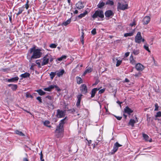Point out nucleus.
Here are the masks:
<instances>
[{
	"instance_id": "obj_1",
	"label": "nucleus",
	"mask_w": 161,
	"mask_h": 161,
	"mask_svg": "<svg viewBox=\"0 0 161 161\" xmlns=\"http://www.w3.org/2000/svg\"><path fill=\"white\" fill-rule=\"evenodd\" d=\"M42 48H36V46H34L28 50L27 58L30 62L33 59H36L40 58L42 55L41 52Z\"/></svg>"
},
{
	"instance_id": "obj_2",
	"label": "nucleus",
	"mask_w": 161,
	"mask_h": 161,
	"mask_svg": "<svg viewBox=\"0 0 161 161\" xmlns=\"http://www.w3.org/2000/svg\"><path fill=\"white\" fill-rule=\"evenodd\" d=\"M66 117L62 119L60 121L58 126H57L55 130V133L58 137H61L63 136L64 131L63 125L64 124V120Z\"/></svg>"
},
{
	"instance_id": "obj_3",
	"label": "nucleus",
	"mask_w": 161,
	"mask_h": 161,
	"mask_svg": "<svg viewBox=\"0 0 161 161\" xmlns=\"http://www.w3.org/2000/svg\"><path fill=\"white\" fill-rule=\"evenodd\" d=\"M42 61L41 63V65L44 66L52 62L53 60L52 56L49 53H47L42 58Z\"/></svg>"
},
{
	"instance_id": "obj_4",
	"label": "nucleus",
	"mask_w": 161,
	"mask_h": 161,
	"mask_svg": "<svg viewBox=\"0 0 161 161\" xmlns=\"http://www.w3.org/2000/svg\"><path fill=\"white\" fill-rule=\"evenodd\" d=\"M92 17L94 19L98 17L102 19V20H103V19L104 18L103 12L102 10H97L95 11Z\"/></svg>"
},
{
	"instance_id": "obj_5",
	"label": "nucleus",
	"mask_w": 161,
	"mask_h": 161,
	"mask_svg": "<svg viewBox=\"0 0 161 161\" xmlns=\"http://www.w3.org/2000/svg\"><path fill=\"white\" fill-rule=\"evenodd\" d=\"M122 146V145L119 144L118 142H115L113 146V149L111 151V154H114L118 150L119 147Z\"/></svg>"
},
{
	"instance_id": "obj_6",
	"label": "nucleus",
	"mask_w": 161,
	"mask_h": 161,
	"mask_svg": "<svg viewBox=\"0 0 161 161\" xmlns=\"http://www.w3.org/2000/svg\"><path fill=\"white\" fill-rule=\"evenodd\" d=\"M65 115V111L58 109L57 110L56 116L58 118H62L64 117Z\"/></svg>"
},
{
	"instance_id": "obj_7",
	"label": "nucleus",
	"mask_w": 161,
	"mask_h": 161,
	"mask_svg": "<svg viewBox=\"0 0 161 161\" xmlns=\"http://www.w3.org/2000/svg\"><path fill=\"white\" fill-rule=\"evenodd\" d=\"M142 39V36L140 32H138L135 37V42L138 43L141 42Z\"/></svg>"
},
{
	"instance_id": "obj_8",
	"label": "nucleus",
	"mask_w": 161,
	"mask_h": 161,
	"mask_svg": "<svg viewBox=\"0 0 161 161\" xmlns=\"http://www.w3.org/2000/svg\"><path fill=\"white\" fill-rule=\"evenodd\" d=\"M128 5L127 4H123L119 2L117 6V9L121 10H125L128 8Z\"/></svg>"
},
{
	"instance_id": "obj_9",
	"label": "nucleus",
	"mask_w": 161,
	"mask_h": 161,
	"mask_svg": "<svg viewBox=\"0 0 161 161\" xmlns=\"http://www.w3.org/2000/svg\"><path fill=\"white\" fill-rule=\"evenodd\" d=\"M80 90L82 93L86 94L88 92V89L86 86L84 84L81 85L80 87Z\"/></svg>"
},
{
	"instance_id": "obj_10",
	"label": "nucleus",
	"mask_w": 161,
	"mask_h": 161,
	"mask_svg": "<svg viewBox=\"0 0 161 161\" xmlns=\"http://www.w3.org/2000/svg\"><path fill=\"white\" fill-rule=\"evenodd\" d=\"M104 14L106 17L111 18L114 16V13L111 10H107Z\"/></svg>"
},
{
	"instance_id": "obj_11",
	"label": "nucleus",
	"mask_w": 161,
	"mask_h": 161,
	"mask_svg": "<svg viewBox=\"0 0 161 161\" xmlns=\"http://www.w3.org/2000/svg\"><path fill=\"white\" fill-rule=\"evenodd\" d=\"M135 68L137 70L139 71H141L144 69V66L141 64L138 63L136 64Z\"/></svg>"
},
{
	"instance_id": "obj_12",
	"label": "nucleus",
	"mask_w": 161,
	"mask_h": 161,
	"mask_svg": "<svg viewBox=\"0 0 161 161\" xmlns=\"http://www.w3.org/2000/svg\"><path fill=\"white\" fill-rule=\"evenodd\" d=\"M138 122V120L137 118L136 117L135 120L132 119H130L128 123V125H130L132 127H133L134 126V124L135 123H137Z\"/></svg>"
},
{
	"instance_id": "obj_13",
	"label": "nucleus",
	"mask_w": 161,
	"mask_h": 161,
	"mask_svg": "<svg viewBox=\"0 0 161 161\" xmlns=\"http://www.w3.org/2000/svg\"><path fill=\"white\" fill-rule=\"evenodd\" d=\"M124 113H125L129 115H130L133 112V111L128 106H126L124 109Z\"/></svg>"
},
{
	"instance_id": "obj_14",
	"label": "nucleus",
	"mask_w": 161,
	"mask_h": 161,
	"mask_svg": "<svg viewBox=\"0 0 161 161\" xmlns=\"http://www.w3.org/2000/svg\"><path fill=\"white\" fill-rule=\"evenodd\" d=\"M150 20V18L148 16L145 17L142 20V22L143 25L147 24Z\"/></svg>"
},
{
	"instance_id": "obj_15",
	"label": "nucleus",
	"mask_w": 161,
	"mask_h": 161,
	"mask_svg": "<svg viewBox=\"0 0 161 161\" xmlns=\"http://www.w3.org/2000/svg\"><path fill=\"white\" fill-rule=\"evenodd\" d=\"M76 8L80 9L83 8L84 7L83 3L81 1H79L75 4Z\"/></svg>"
},
{
	"instance_id": "obj_16",
	"label": "nucleus",
	"mask_w": 161,
	"mask_h": 161,
	"mask_svg": "<svg viewBox=\"0 0 161 161\" xmlns=\"http://www.w3.org/2000/svg\"><path fill=\"white\" fill-rule=\"evenodd\" d=\"M19 79L18 77L16 76L8 79L7 81L8 82H17Z\"/></svg>"
},
{
	"instance_id": "obj_17",
	"label": "nucleus",
	"mask_w": 161,
	"mask_h": 161,
	"mask_svg": "<svg viewBox=\"0 0 161 161\" xmlns=\"http://www.w3.org/2000/svg\"><path fill=\"white\" fill-rule=\"evenodd\" d=\"M93 70V69L91 67H86L85 71L83 74V76H85L87 73H91Z\"/></svg>"
},
{
	"instance_id": "obj_18",
	"label": "nucleus",
	"mask_w": 161,
	"mask_h": 161,
	"mask_svg": "<svg viewBox=\"0 0 161 161\" xmlns=\"http://www.w3.org/2000/svg\"><path fill=\"white\" fill-rule=\"evenodd\" d=\"M82 96V94H79L77 96V100L76 103V105L78 107H79L80 105Z\"/></svg>"
},
{
	"instance_id": "obj_19",
	"label": "nucleus",
	"mask_w": 161,
	"mask_h": 161,
	"mask_svg": "<svg viewBox=\"0 0 161 161\" xmlns=\"http://www.w3.org/2000/svg\"><path fill=\"white\" fill-rule=\"evenodd\" d=\"M100 89L99 88H95L92 90L91 92V97H94L96 92Z\"/></svg>"
},
{
	"instance_id": "obj_20",
	"label": "nucleus",
	"mask_w": 161,
	"mask_h": 161,
	"mask_svg": "<svg viewBox=\"0 0 161 161\" xmlns=\"http://www.w3.org/2000/svg\"><path fill=\"white\" fill-rule=\"evenodd\" d=\"M8 86L10 87L13 91H15L17 88L18 86L16 84H9L8 85Z\"/></svg>"
},
{
	"instance_id": "obj_21",
	"label": "nucleus",
	"mask_w": 161,
	"mask_h": 161,
	"mask_svg": "<svg viewBox=\"0 0 161 161\" xmlns=\"http://www.w3.org/2000/svg\"><path fill=\"white\" fill-rule=\"evenodd\" d=\"M64 72L65 71L64 69L59 70L57 73V75L58 77H60L63 75Z\"/></svg>"
},
{
	"instance_id": "obj_22",
	"label": "nucleus",
	"mask_w": 161,
	"mask_h": 161,
	"mask_svg": "<svg viewBox=\"0 0 161 161\" xmlns=\"http://www.w3.org/2000/svg\"><path fill=\"white\" fill-rule=\"evenodd\" d=\"M87 14V11L86 10H85V12H83V13H81L79 14L78 16V17L79 18V19H80L82 18L85 17Z\"/></svg>"
},
{
	"instance_id": "obj_23",
	"label": "nucleus",
	"mask_w": 161,
	"mask_h": 161,
	"mask_svg": "<svg viewBox=\"0 0 161 161\" xmlns=\"http://www.w3.org/2000/svg\"><path fill=\"white\" fill-rule=\"evenodd\" d=\"M30 76V74L28 72H25L24 74H21L20 77H21L22 78H26L28 77H29Z\"/></svg>"
},
{
	"instance_id": "obj_24",
	"label": "nucleus",
	"mask_w": 161,
	"mask_h": 161,
	"mask_svg": "<svg viewBox=\"0 0 161 161\" xmlns=\"http://www.w3.org/2000/svg\"><path fill=\"white\" fill-rule=\"evenodd\" d=\"M105 5V3L103 2L102 0L100 1L99 3L97 5L98 8H103Z\"/></svg>"
},
{
	"instance_id": "obj_25",
	"label": "nucleus",
	"mask_w": 161,
	"mask_h": 161,
	"mask_svg": "<svg viewBox=\"0 0 161 161\" xmlns=\"http://www.w3.org/2000/svg\"><path fill=\"white\" fill-rule=\"evenodd\" d=\"M130 63L133 64L134 65L136 64V61L134 59L133 56L131 54L130 57Z\"/></svg>"
},
{
	"instance_id": "obj_26",
	"label": "nucleus",
	"mask_w": 161,
	"mask_h": 161,
	"mask_svg": "<svg viewBox=\"0 0 161 161\" xmlns=\"http://www.w3.org/2000/svg\"><path fill=\"white\" fill-rule=\"evenodd\" d=\"M67 58V56L66 55H62L60 57L57 58L56 60V61H57L58 60L60 61L63 60Z\"/></svg>"
},
{
	"instance_id": "obj_27",
	"label": "nucleus",
	"mask_w": 161,
	"mask_h": 161,
	"mask_svg": "<svg viewBox=\"0 0 161 161\" xmlns=\"http://www.w3.org/2000/svg\"><path fill=\"white\" fill-rule=\"evenodd\" d=\"M102 140V137L100 136H99V137L98 138L96 142L93 145V148L95 147L96 145H97L98 143L100 142Z\"/></svg>"
},
{
	"instance_id": "obj_28",
	"label": "nucleus",
	"mask_w": 161,
	"mask_h": 161,
	"mask_svg": "<svg viewBox=\"0 0 161 161\" xmlns=\"http://www.w3.org/2000/svg\"><path fill=\"white\" fill-rule=\"evenodd\" d=\"M15 133L16 134L19 135V136H25L23 132L21 131H19L18 130H15Z\"/></svg>"
},
{
	"instance_id": "obj_29",
	"label": "nucleus",
	"mask_w": 161,
	"mask_h": 161,
	"mask_svg": "<svg viewBox=\"0 0 161 161\" xmlns=\"http://www.w3.org/2000/svg\"><path fill=\"white\" fill-rule=\"evenodd\" d=\"M76 79L77 84H80L82 83V80L80 77L77 76Z\"/></svg>"
},
{
	"instance_id": "obj_30",
	"label": "nucleus",
	"mask_w": 161,
	"mask_h": 161,
	"mask_svg": "<svg viewBox=\"0 0 161 161\" xmlns=\"http://www.w3.org/2000/svg\"><path fill=\"white\" fill-rule=\"evenodd\" d=\"M36 91L41 96H42L45 94V92L43 91L42 89L37 90Z\"/></svg>"
},
{
	"instance_id": "obj_31",
	"label": "nucleus",
	"mask_w": 161,
	"mask_h": 161,
	"mask_svg": "<svg viewBox=\"0 0 161 161\" xmlns=\"http://www.w3.org/2000/svg\"><path fill=\"white\" fill-rule=\"evenodd\" d=\"M134 32V31H133L132 32L128 33H125L124 35V36L125 37H127V36H132L133 35V33Z\"/></svg>"
},
{
	"instance_id": "obj_32",
	"label": "nucleus",
	"mask_w": 161,
	"mask_h": 161,
	"mask_svg": "<svg viewBox=\"0 0 161 161\" xmlns=\"http://www.w3.org/2000/svg\"><path fill=\"white\" fill-rule=\"evenodd\" d=\"M29 3V0H27L26 4L25 5H23L22 7L23 9H24V8H25L26 9H28L29 7V5L28 4Z\"/></svg>"
},
{
	"instance_id": "obj_33",
	"label": "nucleus",
	"mask_w": 161,
	"mask_h": 161,
	"mask_svg": "<svg viewBox=\"0 0 161 161\" xmlns=\"http://www.w3.org/2000/svg\"><path fill=\"white\" fill-rule=\"evenodd\" d=\"M71 22V19H69L65 21L64 22L63 25L64 26H66L69 24Z\"/></svg>"
},
{
	"instance_id": "obj_34",
	"label": "nucleus",
	"mask_w": 161,
	"mask_h": 161,
	"mask_svg": "<svg viewBox=\"0 0 161 161\" xmlns=\"http://www.w3.org/2000/svg\"><path fill=\"white\" fill-rule=\"evenodd\" d=\"M53 89V87L52 85H50L48 87L44 88V89L45 91L50 92L51 91L52 89Z\"/></svg>"
},
{
	"instance_id": "obj_35",
	"label": "nucleus",
	"mask_w": 161,
	"mask_h": 161,
	"mask_svg": "<svg viewBox=\"0 0 161 161\" xmlns=\"http://www.w3.org/2000/svg\"><path fill=\"white\" fill-rule=\"evenodd\" d=\"M24 9L22 8H19V11L16 14V15L17 16L21 14L23 11H24Z\"/></svg>"
},
{
	"instance_id": "obj_36",
	"label": "nucleus",
	"mask_w": 161,
	"mask_h": 161,
	"mask_svg": "<svg viewBox=\"0 0 161 161\" xmlns=\"http://www.w3.org/2000/svg\"><path fill=\"white\" fill-rule=\"evenodd\" d=\"M114 4V2L113 1L108 0L106 3V5H113Z\"/></svg>"
},
{
	"instance_id": "obj_37",
	"label": "nucleus",
	"mask_w": 161,
	"mask_h": 161,
	"mask_svg": "<svg viewBox=\"0 0 161 161\" xmlns=\"http://www.w3.org/2000/svg\"><path fill=\"white\" fill-rule=\"evenodd\" d=\"M56 75V72H51L50 74V77L51 79L52 80L53 79L54 76Z\"/></svg>"
},
{
	"instance_id": "obj_38",
	"label": "nucleus",
	"mask_w": 161,
	"mask_h": 161,
	"mask_svg": "<svg viewBox=\"0 0 161 161\" xmlns=\"http://www.w3.org/2000/svg\"><path fill=\"white\" fill-rule=\"evenodd\" d=\"M140 52V51L139 49H134L133 51V53L135 55H138Z\"/></svg>"
},
{
	"instance_id": "obj_39",
	"label": "nucleus",
	"mask_w": 161,
	"mask_h": 161,
	"mask_svg": "<svg viewBox=\"0 0 161 161\" xmlns=\"http://www.w3.org/2000/svg\"><path fill=\"white\" fill-rule=\"evenodd\" d=\"M142 136L143 138L146 141H148V139L149 138L147 134L145 133L142 134Z\"/></svg>"
},
{
	"instance_id": "obj_40",
	"label": "nucleus",
	"mask_w": 161,
	"mask_h": 161,
	"mask_svg": "<svg viewBox=\"0 0 161 161\" xmlns=\"http://www.w3.org/2000/svg\"><path fill=\"white\" fill-rule=\"evenodd\" d=\"M116 60L117 61V62L116 64V67H118L121 64V63L122 62V60H118L117 59H116Z\"/></svg>"
},
{
	"instance_id": "obj_41",
	"label": "nucleus",
	"mask_w": 161,
	"mask_h": 161,
	"mask_svg": "<svg viewBox=\"0 0 161 161\" xmlns=\"http://www.w3.org/2000/svg\"><path fill=\"white\" fill-rule=\"evenodd\" d=\"M142 74L140 72H138V73H136L135 75H133L136 77L138 78L141 76Z\"/></svg>"
},
{
	"instance_id": "obj_42",
	"label": "nucleus",
	"mask_w": 161,
	"mask_h": 161,
	"mask_svg": "<svg viewBox=\"0 0 161 161\" xmlns=\"http://www.w3.org/2000/svg\"><path fill=\"white\" fill-rule=\"evenodd\" d=\"M161 117V111H159L157 112L155 115L156 118L160 117Z\"/></svg>"
},
{
	"instance_id": "obj_43",
	"label": "nucleus",
	"mask_w": 161,
	"mask_h": 161,
	"mask_svg": "<svg viewBox=\"0 0 161 161\" xmlns=\"http://www.w3.org/2000/svg\"><path fill=\"white\" fill-rule=\"evenodd\" d=\"M144 48L148 52H150V51L149 49L148 45H144Z\"/></svg>"
},
{
	"instance_id": "obj_44",
	"label": "nucleus",
	"mask_w": 161,
	"mask_h": 161,
	"mask_svg": "<svg viewBox=\"0 0 161 161\" xmlns=\"http://www.w3.org/2000/svg\"><path fill=\"white\" fill-rule=\"evenodd\" d=\"M57 45L55 43H52L50 45L49 47L52 48H55L56 47Z\"/></svg>"
},
{
	"instance_id": "obj_45",
	"label": "nucleus",
	"mask_w": 161,
	"mask_h": 161,
	"mask_svg": "<svg viewBox=\"0 0 161 161\" xmlns=\"http://www.w3.org/2000/svg\"><path fill=\"white\" fill-rule=\"evenodd\" d=\"M50 123V122L48 120H45L43 124L44 125L47 126L49 127L48 126V125Z\"/></svg>"
},
{
	"instance_id": "obj_46",
	"label": "nucleus",
	"mask_w": 161,
	"mask_h": 161,
	"mask_svg": "<svg viewBox=\"0 0 161 161\" xmlns=\"http://www.w3.org/2000/svg\"><path fill=\"white\" fill-rule=\"evenodd\" d=\"M155 108L154 109V111H157L159 110V106L158 103H156L155 104Z\"/></svg>"
},
{
	"instance_id": "obj_47",
	"label": "nucleus",
	"mask_w": 161,
	"mask_h": 161,
	"mask_svg": "<svg viewBox=\"0 0 161 161\" xmlns=\"http://www.w3.org/2000/svg\"><path fill=\"white\" fill-rule=\"evenodd\" d=\"M91 33L93 35H94L96 34V29L95 28L93 29L92 31H91Z\"/></svg>"
},
{
	"instance_id": "obj_48",
	"label": "nucleus",
	"mask_w": 161,
	"mask_h": 161,
	"mask_svg": "<svg viewBox=\"0 0 161 161\" xmlns=\"http://www.w3.org/2000/svg\"><path fill=\"white\" fill-rule=\"evenodd\" d=\"M36 63L40 67H41V64L39 60H37L36 61Z\"/></svg>"
},
{
	"instance_id": "obj_49",
	"label": "nucleus",
	"mask_w": 161,
	"mask_h": 161,
	"mask_svg": "<svg viewBox=\"0 0 161 161\" xmlns=\"http://www.w3.org/2000/svg\"><path fill=\"white\" fill-rule=\"evenodd\" d=\"M105 91V89L104 88L100 90L98 92V93L99 94H102Z\"/></svg>"
},
{
	"instance_id": "obj_50",
	"label": "nucleus",
	"mask_w": 161,
	"mask_h": 161,
	"mask_svg": "<svg viewBox=\"0 0 161 161\" xmlns=\"http://www.w3.org/2000/svg\"><path fill=\"white\" fill-rule=\"evenodd\" d=\"M36 99L39 101L40 103L42 102L41 97H36Z\"/></svg>"
},
{
	"instance_id": "obj_51",
	"label": "nucleus",
	"mask_w": 161,
	"mask_h": 161,
	"mask_svg": "<svg viewBox=\"0 0 161 161\" xmlns=\"http://www.w3.org/2000/svg\"><path fill=\"white\" fill-rule=\"evenodd\" d=\"M99 82L98 80H96L95 82V83L92 84V86H95Z\"/></svg>"
},
{
	"instance_id": "obj_52",
	"label": "nucleus",
	"mask_w": 161,
	"mask_h": 161,
	"mask_svg": "<svg viewBox=\"0 0 161 161\" xmlns=\"http://www.w3.org/2000/svg\"><path fill=\"white\" fill-rule=\"evenodd\" d=\"M53 87V89L54 88H56L58 90V91H60V89L56 85H52Z\"/></svg>"
},
{
	"instance_id": "obj_53",
	"label": "nucleus",
	"mask_w": 161,
	"mask_h": 161,
	"mask_svg": "<svg viewBox=\"0 0 161 161\" xmlns=\"http://www.w3.org/2000/svg\"><path fill=\"white\" fill-rule=\"evenodd\" d=\"M114 117L119 120H120L122 118V117L116 116H114Z\"/></svg>"
},
{
	"instance_id": "obj_54",
	"label": "nucleus",
	"mask_w": 161,
	"mask_h": 161,
	"mask_svg": "<svg viewBox=\"0 0 161 161\" xmlns=\"http://www.w3.org/2000/svg\"><path fill=\"white\" fill-rule=\"evenodd\" d=\"M26 96L27 97H30L31 98H32V97H33L30 94H28V93L26 94Z\"/></svg>"
},
{
	"instance_id": "obj_55",
	"label": "nucleus",
	"mask_w": 161,
	"mask_h": 161,
	"mask_svg": "<svg viewBox=\"0 0 161 161\" xmlns=\"http://www.w3.org/2000/svg\"><path fill=\"white\" fill-rule=\"evenodd\" d=\"M129 54H130V52H127L125 54V57H128L129 56Z\"/></svg>"
},
{
	"instance_id": "obj_56",
	"label": "nucleus",
	"mask_w": 161,
	"mask_h": 161,
	"mask_svg": "<svg viewBox=\"0 0 161 161\" xmlns=\"http://www.w3.org/2000/svg\"><path fill=\"white\" fill-rule=\"evenodd\" d=\"M135 21H133L132 23H131L130 24V25L131 26H133L135 25Z\"/></svg>"
},
{
	"instance_id": "obj_57",
	"label": "nucleus",
	"mask_w": 161,
	"mask_h": 161,
	"mask_svg": "<svg viewBox=\"0 0 161 161\" xmlns=\"http://www.w3.org/2000/svg\"><path fill=\"white\" fill-rule=\"evenodd\" d=\"M46 97L50 100H51L52 99V97L51 96H47Z\"/></svg>"
},
{
	"instance_id": "obj_58",
	"label": "nucleus",
	"mask_w": 161,
	"mask_h": 161,
	"mask_svg": "<svg viewBox=\"0 0 161 161\" xmlns=\"http://www.w3.org/2000/svg\"><path fill=\"white\" fill-rule=\"evenodd\" d=\"M40 159L41 160V161H44V159L43 158V156H40Z\"/></svg>"
},
{
	"instance_id": "obj_59",
	"label": "nucleus",
	"mask_w": 161,
	"mask_h": 161,
	"mask_svg": "<svg viewBox=\"0 0 161 161\" xmlns=\"http://www.w3.org/2000/svg\"><path fill=\"white\" fill-rule=\"evenodd\" d=\"M86 140L87 141L89 145H90V144L91 143V142H92L91 140H90L88 141L86 139Z\"/></svg>"
},
{
	"instance_id": "obj_60",
	"label": "nucleus",
	"mask_w": 161,
	"mask_h": 161,
	"mask_svg": "<svg viewBox=\"0 0 161 161\" xmlns=\"http://www.w3.org/2000/svg\"><path fill=\"white\" fill-rule=\"evenodd\" d=\"M125 113H124V112L123 111V116L124 117L125 119H126L127 117V115L125 114Z\"/></svg>"
},
{
	"instance_id": "obj_61",
	"label": "nucleus",
	"mask_w": 161,
	"mask_h": 161,
	"mask_svg": "<svg viewBox=\"0 0 161 161\" xmlns=\"http://www.w3.org/2000/svg\"><path fill=\"white\" fill-rule=\"evenodd\" d=\"M117 103L120 105V107H121V104L122 103V102H120L119 101H117Z\"/></svg>"
},
{
	"instance_id": "obj_62",
	"label": "nucleus",
	"mask_w": 161,
	"mask_h": 161,
	"mask_svg": "<svg viewBox=\"0 0 161 161\" xmlns=\"http://www.w3.org/2000/svg\"><path fill=\"white\" fill-rule=\"evenodd\" d=\"M125 81L126 82H129V80L127 78H125Z\"/></svg>"
},
{
	"instance_id": "obj_63",
	"label": "nucleus",
	"mask_w": 161,
	"mask_h": 161,
	"mask_svg": "<svg viewBox=\"0 0 161 161\" xmlns=\"http://www.w3.org/2000/svg\"><path fill=\"white\" fill-rule=\"evenodd\" d=\"M78 11L77 10H75L74 12V13L75 14H77L78 13Z\"/></svg>"
},
{
	"instance_id": "obj_64",
	"label": "nucleus",
	"mask_w": 161,
	"mask_h": 161,
	"mask_svg": "<svg viewBox=\"0 0 161 161\" xmlns=\"http://www.w3.org/2000/svg\"><path fill=\"white\" fill-rule=\"evenodd\" d=\"M23 161H28V160L27 158H25L23 159Z\"/></svg>"
}]
</instances>
